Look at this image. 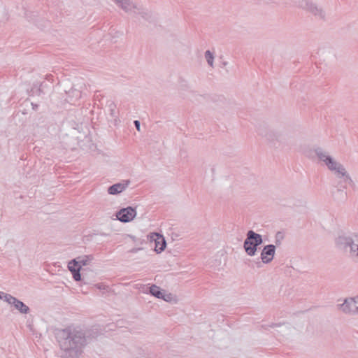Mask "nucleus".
I'll list each match as a JSON object with an SVG mask.
<instances>
[{
	"label": "nucleus",
	"mask_w": 358,
	"mask_h": 358,
	"mask_svg": "<svg viewBox=\"0 0 358 358\" xmlns=\"http://www.w3.org/2000/svg\"><path fill=\"white\" fill-rule=\"evenodd\" d=\"M151 239L155 241V251L157 253H160L164 250L166 243L164 236L158 233H153L151 235Z\"/></svg>",
	"instance_id": "obj_5"
},
{
	"label": "nucleus",
	"mask_w": 358,
	"mask_h": 358,
	"mask_svg": "<svg viewBox=\"0 0 358 358\" xmlns=\"http://www.w3.org/2000/svg\"><path fill=\"white\" fill-rule=\"evenodd\" d=\"M150 293L158 299L164 298V294L161 292L160 288L155 285H152L150 287Z\"/></svg>",
	"instance_id": "obj_14"
},
{
	"label": "nucleus",
	"mask_w": 358,
	"mask_h": 358,
	"mask_svg": "<svg viewBox=\"0 0 358 358\" xmlns=\"http://www.w3.org/2000/svg\"><path fill=\"white\" fill-rule=\"evenodd\" d=\"M73 278L76 281H80L81 280V275L80 271L75 272L74 273H72Z\"/></svg>",
	"instance_id": "obj_19"
},
{
	"label": "nucleus",
	"mask_w": 358,
	"mask_h": 358,
	"mask_svg": "<svg viewBox=\"0 0 358 358\" xmlns=\"http://www.w3.org/2000/svg\"><path fill=\"white\" fill-rule=\"evenodd\" d=\"M68 268L71 272V273H74L75 272H77V271H80V269H81L78 266V262L74 259L69 262Z\"/></svg>",
	"instance_id": "obj_15"
},
{
	"label": "nucleus",
	"mask_w": 358,
	"mask_h": 358,
	"mask_svg": "<svg viewBox=\"0 0 358 358\" xmlns=\"http://www.w3.org/2000/svg\"><path fill=\"white\" fill-rule=\"evenodd\" d=\"M130 184V180H124L122 182H117L108 188V193L111 195H115L124 191Z\"/></svg>",
	"instance_id": "obj_6"
},
{
	"label": "nucleus",
	"mask_w": 358,
	"mask_h": 358,
	"mask_svg": "<svg viewBox=\"0 0 358 358\" xmlns=\"http://www.w3.org/2000/svg\"><path fill=\"white\" fill-rule=\"evenodd\" d=\"M142 250L141 248H134L131 250H129V252H131V253H136L138 252L139 250Z\"/></svg>",
	"instance_id": "obj_23"
},
{
	"label": "nucleus",
	"mask_w": 358,
	"mask_h": 358,
	"mask_svg": "<svg viewBox=\"0 0 358 358\" xmlns=\"http://www.w3.org/2000/svg\"><path fill=\"white\" fill-rule=\"evenodd\" d=\"M134 124L135 125V127L136 128V129L139 131L141 130V123L138 120H135L134 122Z\"/></svg>",
	"instance_id": "obj_21"
},
{
	"label": "nucleus",
	"mask_w": 358,
	"mask_h": 358,
	"mask_svg": "<svg viewBox=\"0 0 358 358\" xmlns=\"http://www.w3.org/2000/svg\"><path fill=\"white\" fill-rule=\"evenodd\" d=\"M113 1L126 13L129 12L133 8H137V6L131 0H113Z\"/></svg>",
	"instance_id": "obj_8"
},
{
	"label": "nucleus",
	"mask_w": 358,
	"mask_h": 358,
	"mask_svg": "<svg viewBox=\"0 0 358 358\" xmlns=\"http://www.w3.org/2000/svg\"><path fill=\"white\" fill-rule=\"evenodd\" d=\"M136 208L128 206L118 210L115 215L117 219L121 222L127 223L132 221L136 216Z\"/></svg>",
	"instance_id": "obj_3"
},
{
	"label": "nucleus",
	"mask_w": 358,
	"mask_h": 358,
	"mask_svg": "<svg viewBox=\"0 0 358 358\" xmlns=\"http://www.w3.org/2000/svg\"><path fill=\"white\" fill-rule=\"evenodd\" d=\"M262 242L260 235L255 234L252 231L248 233V237L244 243V248L249 255H253L255 253L256 248Z\"/></svg>",
	"instance_id": "obj_2"
},
{
	"label": "nucleus",
	"mask_w": 358,
	"mask_h": 358,
	"mask_svg": "<svg viewBox=\"0 0 358 358\" xmlns=\"http://www.w3.org/2000/svg\"><path fill=\"white\" fill-rule=\"evenodd\" d=\"M324 159H323V161L326 162L327 165L330 169L336 170L338 173L344 175V169L343 167L338 165L336 162H333L331 158L325 156H324Z\"/></svg>",
	"instance_id": "obj_11"
},
{
	"label": "nucleus",
	"mask_w": 358,
	"mask_h": 358,
	"mask_svg": "<svg viewBox=\"0 0 358 358\" xmlns=\"http://www.w3.org/2000/svg\"><path fill=\"white\" fill-rule=\"evenodd\" d=\"M341 309L345 313H355L357 311V297L345 300V303L341 306Z\"/></svg>",
	"instance_id": "obj_7"
},
{
	"label": "nucleus",
	"mask_w": 358,
	"mask_h": 358,
	"mask_svg": "<svg viewBox=\"0 0 358 358\" xmlns=\"http://www.w3.org/2000/svg\"><path fill=\"white\" fill-rule=\"evenodd\" d=\"M351 250L353 252H356V255L358 256V245L354 244L351 246Z\"/></svg>",
	"instance_id": "obj_20"
},
{
	"label": "nucleus",
	"mask_w": 358,
	"mask_h": 358,
	"mask_svg": "<svg viewBox=\"0 0 358 358\" xmlns=\"http://www.w3.org/2000/svg\"><path fill=\"white\" fill-rule=\"evenodd\" d=\"M161 299H164L166 301H169L171 299V294H164V298H162Z\"/></svg>",
	"instance_id": "obj_22"
},
{
	"label": "nucleus",
	"mask_w": 358,
	"mask_h": 358,
	"mask_svg": "<svg viewBox=\"0 0 358 358\" xmlns=\"http://www.w3.org/2000/svg\"><path fill=\"white\" fill-rule=\"evenodd\" d=\"M275 253V247L273 245H267L262 252V259L264 262L268 263L272 260Z\"/></svg>",
	"instance_id": "obj_9"
},
{
	"label": "nucleus",
	"mask_w": 358,
	"mask_h": 358,
	"mask_svg": "<svg viewBox=\"0 0 358 358\" xmlns=\"http://www.w3.org/2000/svg\"><path fill=\"white\" fill-rule=\"evenodd\" d=\"M5 301L10 305H13L15 308L22 314H27L30 311L29 308L26 304L18 300L17 298L13 296L12 295L6 296Z\"/></svg>",
	"instance_id": "obj_4"
},
{
	"label": "nucleus",
	"mask_w": 358,
	"mask_h": 358,
	"mask_svg": "<svg viewBox=\"0 0 358 358\" xmlns=\"http://www.w3.org/2000/svg\"><path fill=\"white\" fill-rule=\"evenodd\" d=\"M74 259H76V261L78 262V266L81 268L83 266L89 265L94 260V257L92 255H84L78 257Z\"/></svg>",
	"instance_id": "obj_12"
},
{
	"label": "nucleus",
	"mask_w": 358,
	"mask_h": 358,
	"mask_svg": "<svg viewBox=\"0 0 358 358\" xmlns=\"http://www.w3.org/2000/svg\"><path fill=\"white\" fill-rule=\"evenodd\" d=\"M7 295H10L9 294L4 293L3 292H0V299H3L5 301V296Z\"/></svg>",
	"instance_id": "obj_24"
},
{
	"label": "nucleus",
	"mask_w": 358,
	"mask_h": 358,
	"mask_svg": "<svg viewBox=\"0 0 358 358\" xmlns=\"http://www.w3.org/2000/svg\"><path fill=\"white\" fill-rule=\"evenodd\" d=\"M111 116H115V105L113 103L109 104Z\"/></svg>",
	"instance_id": "obj_18"
},
{
	"label": "nucleus",
	"mask_w": 358,
	"mask_h": 358,
	"mask_svg": "<svg viewBox=\"0 0 358 358\" xmlns=\"http://www.w3.org/2000/svg\"><path fill=\"white\" fill-rule=\"evenodd\" d=\"M56 338L63 351L62 358H78L87 343L85 332L73 327L57 329Z\"/></svg>",
	"instance_id": "obj_1"
},
{
	"label": "nucleus",
	"mask_w": 358,
	"mask_h": 358,
	"mask_svg": "<svg viewBox=\"0 0 358 358\" xmlns=\"http://www.w3.org/2000/svg\"><path fill=\"white\" fill-rule=\"evenodd\" d=\"M204 57L210 67H213L214 55L210 50H206L204 53Z\"/></svg>",
	"instance_id": "obj_16"
},
{
	"label": "nucleus",
	"mask_w": 358,
	"mask_h": 358,
	"mask_svg": "<svg viewBox=\"0 0 358 358\" xmlns=\"http://www.w3.org/2000/svg\"><path fill=\"white\" fill-rule=\"evenodd\" d=\"M357 303H358V296H357Z\"/></svg>",
	"instance_id": "obj_25"
},
{
	"label": "nucleus",
	"mask_w": 358,
	"mask_h": 358,
	"mask_svg": "<svg viewBox=\"0 0 358 358\" xmlns=\"http://www.w3.org/2000/svg\"><path fill=\"white\" fill-rule=\"evenodd\" d=\"M68 101L74 103L81 97V92L76 89H71L67 92Z\"/></svg>",
	"instance_id": "obj_13"
},
{
	"label": "nucleus",
	"mask_w": 358,
	"mask_h": 358,
	"mask_svg": "<svg viewBox=\"0 0 358 358\" xmlns=\"http://www.w3.org/2000/svg\"><path fill=\"white\" fill-rule=\"evenodd\" d=\"M95 287H96L98 289H99L100 291H101L103 294L104 293H106V292H108L109 290H110V288L108 285H106V284L104 283H97L95 285Z\"/></svg>",
	"instance_id": "obj_17"
},
{
	"label": "nucleus",
	"mask_w": 358,
	"mask_h": 358,
	"mask_svg": "<svg viewBox=\"0 0 358 358\" xmlns=\"http://www.w3.org/2000/svg\"><path fill=\"white\" fill-rule=\"evenodd\" d=\"M135 10V13L139 15L143 19L150 21L152 20V13L148 9L144 8L143 7H138L137 8H133Z\"/></svg>",
	"instance_id": "obj_10"
}]
</instances>
